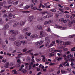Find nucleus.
Segmentation results:
<instances>
[{"instance_id": "29", "label": "nucleus", "mask_w": 75, "mask_h": 75, "mask_svg": "<svg viewBox=\"0 0 75 75\" xmlns=\"http://www.w3.org/2000/svg\"><path fill=\"white\" fill-rule=\"evenodd\" d=\"M62 26H57V28H59L60 29H61V28L62 29Z\"/></svg>"}, {"instance_id": "27", "label": "nucleus", "mask_w": 75, "mask_h": 75, "mask_svg": "<svg viewBox=\"0 0 75 75\" xmlns=\"http://www.w3.org/2000/svg\"><path fill=\"white\" fill-rule=\"evenodd\" d=\"M12 72H14V74H17V71L16 70H13L12 71Z\"/></svg>"}, {"instance_id": "61", "label": "nucleus", "mask_w": 75, "mask_h": 75, "mask_svg": "<svg viewBox=\"0 0 75 75\" xmlns=\"http://www.w3.org/2000/svg\"><path fill=\"white\" fill-rule=\"evenodd\" d=\"M25 65L26 66V67H27V66H28L29 65V64L28 63H26L25 64Z\"/></svg>"}, {"instance_id": "33", "label": "nucleus", "mask_w": 75, "mask_h": 75, "mask_svg": "<svg viewBox=\"0 0 75 75\" xmlns=\"http://www.w3.org/2000/svg\"><path fill=\"white\" fill-rule=\"evenodd\" d=\"M42 5V2H40V5L39 6V8H40L41 7V6Z\"/></svg>"}, {"instance_id": "15", "label": "nucleus", "mask_w": 75, "mask_h": 75, "mask_svg": "<svg viewBox=\"0 0 75 75\" xmlns=\"http://www.w3.org/2000/svg\"><path fill=\"white\" fill-rule=\"evenodd\" d=\"M38 21H40L41 22V21H43L44 20V19L42 17H40L38 19Z\"/></svg>"}, {"instance_id": "55", "label": "nucleus", "mask_w": 75, "mask_h": 75, "mask_svg": "<svg viewBox=\"0 0 75 75\" xmlns=\"http://www.w3.org/2000/svg\"><path fill=\"white\" fill-rule=\"evenodd\" d=\"M27 61H29L30 59V57H28L27 58Z\"/></svg>"}, {"instance_id": "52", "label": "nucleus", "mask_w": 75, "mask_h": 75, "mask_svg": "<svg viewBox=\"0 0 75 75\" xmlns=\"http://www.w3.org/2000/svg\"><path fill=\"white\" fill-rule=\"evenodd\" d=\"M50 16L51 15H46V17H47V18H49V17H50Z\"/></svg>"}, {"instance_id": "31", "label": "nucleus", "mask_w": 75, "mask_h": 75, "mask_svg": "<svg viewBox=\"0 0 75 75\" xmlns=\"http://www.w3.org/2000/svg\"><path fill=\"white\" fill-rule=\"evenodd\" d=\"M54 50H55V48H53L50 49L49 50H50V51H53Z\"/></svg>"}, {"instance_id": "1", "label": "nucleus", "mask_w": 75, "mask_h": 75, "mask_svg": "<svg viewBox=\"0 0 75 75\" xmlns=\"http://www.w3.org/2000/svg\"><path fill=\"white\" fill-rule=\"evenodd\" d=\"M25 23V21H21L19 23L16 22V23H15L13 25V27H15L16 26H17L19 24L20 26H23V25H24V24Z\"/></svg>"}, {"instance_id": "25", "label": "nucleus", "mask_w": 75, "mask_h": 75, "mask_svg": "<svg viewBox=\"0 0 75 75\" xmlns=\"http://www.w3.org/2000/svg\"><path fill=\"white\" fill-rule=\"evenodd\" d=\"M70 45V43L69 42H65L64 45Z\"/></svg>"}, {"instance_id": "51", "label": "nucleus", "mask_w": 75, "mask_h": 75, "mask_svg": "<svg viewBox=\"0 0 75 75\" xmlns=\"http://www.w3.org/2000/svg\"><path fill=\"white\" fill-rule=\"evenodd\" d=\"M10 65L11 67H12V66H13V65H14V64L13 63L11 62L10 63Z\"/></svg>"}, {"instance_id": "36", "label": "nucleus", "mask_w": 75, "mask_h": 75, "mask_svg": "<svg viewBox=\"0 0 75 75\" xmlns=\"http://www.w3.org/2000/svg\"><path fill=\"white\" fill-rule=\"evenodd\" d=\"M46 31H47V32H50V31H51V29L50 28H48V29L46 30Z\"/></svg>"}, {"instance_id": "47", "label": "nucleus", "mask_w": 75, "mask_h": 75, "mask_svg": "<svg viewBox=\"0 0 75 75\" xmlns=\"http://www.w3.org/2000/svg\"><path fill=\"white\" fill-rule=\"evenodd\" d=\"M54 45L52 44H51L49 46V48H50V47H52V46H53Z\"/></svg>"}, {"instance_id": "49", "label": "nucleus", "mask_w": 75, "mask_h": 75, "mask_svg": "<svg viewBox=\"0 0 75 75\" xmlns=\"http://www.w3.org/2000/svg\"><path fill=\"white\" fill-rule=\"evenodd\" d=\"M67 63V61H66L63 63L62 64L63 65H65Z\"/></svg>"}, {"instance_id": "57", "label": "nucleus", "mask_w": 75, "mask_h": 75, "mask_svg": "<svg viewBox=\"0 0 75 75\" xmlns=\"http://www.w3.org/2000/svg\"><path fill=\"white\" fill-rule=\"evenodd\" d=\"M67 70L69 71H70L71 70V68H67Z\"/></svg>"}, {"instance_id": "42", "label": "nucleus", "mask_w": 75, "mask_h": 75, "mask_svg": "<svg viewBox=\"0 0 75 75\" xmlns=\"http://www.w3.org/2000/svg\"><path fill=\"white\" fill-rule=\"evenodd\" d=\"M58 6H59V7H60V8H63V6H61V4H59L58 5Z\"/></svg>"}, {"instance_id": "4", "label": "nucleus", "mask_w": 75, "mask_h": 75, "mask_svg": "<svg viewBox=\"0 0 75 75\" xmlns=\"http://www.w3.org/2000/svg\"><path fill=\"white\" fill-rule=\"evenodd\" d=\"M33 18H34V16H30L28 17V21H30V23H32L31 24H32L33 23V21H34L33 20Z\"/></svg>"}, {"instance_id": "53", "label": "nucleus", "mask_w": 75, "mask_h": 75, "mask_svg": "<svg viewBox=\"0 0 75 75\" xmlns=\"http://www.w3.org/2000/svg\"><path fill=\"white\" fill-rule=\"evenodd\" d=\"M45 57H44L42 59V60L43 61V62H45Z\"/></svg>"}, {"instance_id": "14", "label": "nucleus", "mask_w": 75, "mask_h": 75, "mask_svg": "<svg viewBox=\"0 0 75 75\" xmlns=\"http://www.w3.org/2000/svg\"><path fill=\"white\" fill-rule=\"evenodd\" d=\"M38 37V35L36 34H33L30 36V38H34L35 37Z\"/></svg>"}, {"instance_id": "16", "label": "nucleus", "mask_w": 75, "mask_h": 75, "mask_svg": "<svg viewBox=\"0 0 75 75\" xmlns=\"http://www.w3.org/2000/svg\"><path fill=\"white\" fill-rule=\"evenodd\" d=\"M8 2L9 4H13V1H11L10 0H8L7 1Z\"/></svg>"}, {"instance_id": "20", "label": "nucleus", "mask_w": 75, "mask_h": 75, "mask_svg": "<svg viewBox=\"0 0 75 75\" xmlns=\"http://www.w3.org/2000/svg\"><path fill=\"white\" fill-rule=\"evenodd\" d=\"M39 67L40 68H41V69H44V66H42V65L41 64H40L39 66Z\"/></svg>"}, {"instance_id": "18", "label": "nucleus", "mask_w": 75, "mask_h": 75, "mask_svg": "<svg viewBox=\"0 0 75 75\" xmlns=\"http://www.w3.org/2000/svg\"><path fill=\"white\" fill-rule=\"evenodd\" d=\"M61 72L62 74H67V71H65V70H61Z\"/></svg>"}, {"instance_id": "63", "label": "nucleus", "mask_w": 75, "mask_h": 75, "mask_svg": "<svg viewBox=\"0 0 75 75\" xmlns=\"http://www.w3.org/2000/svg\"><path fill=\"white\" fill-rule=\"evenodd\" d=\"M36 59L37 62H38V61H40V59H38L37 58Z\"/></svg>"}, {"instance_id": "35", "label": "nucleus", "mask_w": 75, "mask_h": 75, "mask_svg": "<svg viewBox=\"0 0 75 75\" xmlns=\"http://www.w3.org/2000/svg\"><path fill=\"white\" fill-rule=\"evenodd\" d=\"M50 10L52 12H56V10L55 9H51Z\"/></svg>"}, {"instance_id": "9", "label": "nucleus", "mask_w": 75, "mask_h": 75, "mask_svg": "<svg viewBox=\"0 0 75 75\" xmlns=\"http://www.w3.org/2000/svg\"><path fill=\"white\" fill-rule=\"evenodd\" d=\"M75 23V20H73L72 21H70L68 23V25L69 27H71L72 26V24H73V23Z\"/></svg>"}, {"instance_id": "6", "label": "nucleus", "mask_w": 75, "mask_h": 75, "mask_svg": "<svg viewBox=\"0 0 75 75\" xmlns=\"http://www.w3.org/2000/svg\"><path fill=\"white\" fill-rule=\"evenodd\" d=\"M46 35V33L43 31H42L40 32V35H41V37H45Z\"/></svg>"}, {"instance_id": "28", "label": "nucleus", "mask_w": 75, "mask_h": 75, "mask_svg": "<svg viewBox=\"0 0 75 75\" xmlns=\"http://www.w3.org/2000/svg\"><path fill=\"white\" fill-rule=\"evenodd\" d=\"M54 52H60V50H54Z\"/></svg>"}, {"instance_id": "3", "label": "nucleus", "mask_w": 75, "mask_h": 75, "mask_svg": "<svg viewBox=\"0 0 75 75\" xmlns=\"http://www.w3.org/2000/svg\"><path fill=\"white\" fill-rule=\"evenodd\" d=\"M25 42V41H24L23 42L22 41L21 42V41L19 40L18 41V42H17L16 41H15L14 42V44L16 46H18L19 45H21V43L22 44H24Z\"/></svg>"}, {"instance_id": "12", "label": "nucleus", "mask_w": 75, "mask_h": 75, "mask_svg": "<svg viewBox=\"0 0 75 75\" xmlns=\"http://www.w3.org/2000/svg\"><path fill=\"white\" fill-rule=\"evenodd\" d=\"M37 28L39 30H42V26L40 25H37Z\"/></svg>"}, {"instance_id": "44", "label": "nucleus", "mask_w": 75, "mask_h": 75, "mask_svg": "<svg viewBox=\"0 0 75 75\" xmlns=\"http://www.w3.org/2000/svg\"><path fill=\"white\" fill-rule=\"evenodd\" d=\"M59 10H60V11H61L62 12H64V9H62L61 8H60L59 9Z\"/></svg>"}, {"instance_id": "45", "label": "nucleus", "mask_w": 75, "mask_h": 75, "mask_svg": "<svg viewBox=\"0 0 75 75\" xmlns=\"http://www.w3.org/2000/svg\"><path fill=\"white\" fill-rule=\"evenodd\" d=\"M27 49L26 48L24 49L23 50V52H26L27 51Z\"/></svg>"}, {"instance_id": "13", "label": "nucleus", "mask_w": 75, "mask_h": 75, "mask_svg": "<svg viewBox=\"0 0 75 75\" xmlns=\"http://www.w3.org/2000/svg\"><path fill=\"white\" fill-rule=\"evenodd\" d=\"M29 30H30V28L29 27L23 29V32H25V31H28Z\"/></svg>"}, {"instance_id": "64", "label": "nucleus", "mask_w": 75, "mask_h": 75, "mask_svg": "<svg viewBox=\"0 0 75 75\" xmlns=\"http://www.w3.org/2000/svg\"><path fill=\"white\" fill-rule=\"evenodd\" d=\"M74 65V64L73 62H72L70 64V65L71 66H73Z\"/></svg>"}, {"instance_id": "21", "label": "nucleus", "mask_w": 75, "mask_h": 75, "mask_svg": "<svg viewBox=\"0 0 75 75\" xmlns=\"http://www.w3.org/2000/svg\"><path fill=\"white\" fill-rule=\"evenodd\" d=\"M48 13L47 11L42 12H41V14L42 15H44V14H45V13Z\"/></svg>"}, {"instance_id": "40", "label": "nucleus", "mask_w": 75, "mask_h": 75, "mask_svg": "<svg viewBox=\"0 0 75 75\" xmlns=\"http://www.w3.org/2000/svg\"><path fill=\"white\" fill-rule=\"evenodd\" d=\"M43 43V41L42 40H41L40 42H39V45H41V44H42Z\"/></svg>"}, {"instance_id": "30", "label": "nucleus", "mask_w": 75, "mask_h": 75, "mask_svg": "<svg viewBox=\"0 0 75 75\" xmlns=\"http://www.w3.org/2000/svg\"><path fill=\"white\" fill-rule=\"evenodd\" d=\"M19 38L20 39H23V38H24V36L22 35H21L19 37Z\"/></svg>"}, {"instance_id": "58", "label": "nucleus", "mask_w": 75, "mask_h": 75, "mask_svg": "<svg viewBox=\"0 0 75 75\" xmlns=\"http://www.w3.org/2000/svg\"><path fill=\"white\" fill-rule=\"evenodd\" d=\"M41 74H42V73L41 72H39L37 74V75H40Z\"/></svg>"}, {"instance_id": "5", "label": "nucleus", "mask_w": 75, "mask_h": 75, "mask_svg": "<svg viewBox=\"0 0 75 75\" xmlns=\"http://www.w3.org/2000/svg\"><path fill=\"white\" fill-rule=\"evenodd\" d=\"M10 32L12 33V37L16 36V35H17V34H18V31L15 32L14 30H11L10 31Z\"/></svg>"}, {"instance_id": "54", "label": "nucleus", "mask_w": 75, "mask_h": 75, "mask_svg": "<svg viewBox=\"0 0 75 75\" xmlns=\"http://www.w3.org/2000/svg\"><path fill=\"white\" fill-rule=\"evenodd\" d=\"M32 68V67L31 66H29V70H30V69H31V68Z\"/></svg>"}, {"instance_id": "17", "label": "nucleus", "mask_w": 75, "mask_h": 75, "mask_svg": "<svg viewBox=\"0 0 75 75\" xmlns=\"http://www.w3.org/2000/svg\"><path fill=\"white\" fill-rule=\"evenodd\" d=\"M31 34V32H26L25 34V35H27L28 36H30Z\"/></svg>"}, {"instance_id": "19", "label": "nucleus", "mask_w": 75, "mask_h": 75, "mask_svg": "<svg viewBox=\"0 0 75 75\" xmlns=\"http://www.w3.org/2000/svg\"><path fill=\"white\" fill-rule=\"evenodd\" d=\"M9 39L10 41H15V40H16V38H9Z\"/></svg>"}, {"instance_id": "59", "label": "nucleus", "mask_w": 75, "mask_h": 75, "mask_svg": "<svg viewBox=\"0 0 75 75\" xmlns=\"http://www.w3.org/2000/svg\"><path fill=\"white\" fill-rule=\"evenodd\" d=\"M39 44V42H36L35 44V45H37Z\"/></svg>"}, {"instance_id": "48", "label": "nucleus", "mask_w": 75, "mask_h": 75, "mask_svg": "<svg viewBox=\"0 0 75 75\" xmlns=\"http://www.w3.org/2000/svg\"><path fill=\"white\" fill-rule=\"evenodd\" d=\"M64 19L62 18L59 19L60 21H63L64 22Z\"/></svg>"}, {"instance_id": "41", "label": "nucleus", "mask_w": 75, "mask_h": 75, "mask_svg": "<svg viewBox=\"0 0 75 75\" xmlns=\"http://www.w3.org/2000/svg\"><path fill=\"white\" fill-rule=\"evenodd\" d=\"M73 37H74V35H70L69 36V38H73Z\"/></svg>"}, {"instance_id": "32", "label": "nucleus", "mask_w": 75, "mask_h": 75, "mask_svg": "<svg viewBox=\"0 0 75 75\" xmlns=\"http://www.w3.org/2000/svg\"><path fill=\"white\" fill-rule=\"evenodd\" d=\"M75 46L72 48H71V51H75Z\"/></svg>"}, {"instance_id": "11", "label": "nucleus", "mask_w": 75, "mask_h": 75, "mask_svg": "<svg viewBox=\"0 0 75 75\" xmlns=\"http://www.w3.org/2000/svg\"><path fill=\"white\" fill-rule=\"evenodd\" d=\"M51 23V20H49L48 22L47 21H46L45 22L44 24L45 25H47V24H49L50 23Z\"/></svg>"}, {"instance_id": "26", "label": "nucleus", "mask_w": 75, "mask_h": 75, "mask_svg": "<svg viewBox=\"0 0 75 75\" xmlns=\"http://www.w3.org/2000/svg\"><path fill=\"white\" fill-rule=\"evenodd\" d=\"M59 42H60V45H64V42H63L62 41H59Z\"/></svg>"}, {"instance_id": "60", "label": "nucleus", "mask_w": 75, "mask_h": 75, "mask_svg": "<svg viewBox=\"0 0 75 75\" xmlns=\"http://www.w3.org/2000/svg\"><path fill=\"white\" fill-rule=\"evenodd\" d=\"M66 54H67V55H69L70 54V52L68 51L66 53Z\"/></svg>"}, {"instance_id": "34", "label": "nucleus", "mask_w": 75, "mask_h": 75, "mask_svg": "<svg viewBox=\"0 0 75 75\" xmlns=\"http://www.w3.org/2000/svg\"><path fill=\"white\" fill-rule=\"evenodd\" d=\"M32 10H37V7L35 6L32 8Z\"/></svg>"}, {"instance_id": "2", "label": "nucleus", "mask_w": 75, "mask_h": 75, "mask_svg": "<svg viewBox=\"0 0 75 75\" xmlns=\"http://www.w3.org/2000/svg\"><path fill=\"white\" fill-rule=\"evenodd\" d=\"M46 42L45 44V47H47V48H50V39H48L47 38H45Z\"/></svg>"}, {"instance_id": "56", "label": "nucleus", "mask_w": 75, "mask_h": 75, "mask_svg": "<svg viewBox=\"0 0 75 75\" xmlns=\"http://www.w3.org/2000/svg\"><path fill=\"white\" fill-rule=\"evenodd\" d=\"M61 59H62L61 57H59L57 59L58 61H59V60H61Z\"/></svg>"}, {"instance_id": "62", "label": "nucleus", "mask_w": 75, "mask_h": 75, "mask_svg": "<svg viewBox=\"0 0 75 75\" xmlns=\"http://www.w3.org/2000/svg\"><path fill=\"white\" fill-rule=\"evenodd\" d=\"M31 61H32V62H34V59H31Z\"/></svg>"}, {"instance_id": "46", "label": "nucleus", "mask_w": 75, "mask_h": 75, "mask_svg": "<svg viewBox=\"0 0 75 75\" xmlns=\"http://www.w3.org/2000/svg\"><path fill=\"white\" fill-rule=\"evenodd\" d=\"M3 17H8L7 15V14H4Z\"/></svg>"}, {"instance_id": "8", "label": "nucleus", "mask_w": 75, "mask_h": 75, "mask_svg": "<svg viewBox=\"0 0 75 75\" xmlns=\"http://www.w3.org/2000/svg\"><path fill=\"white\" fill-rule=\"evenodd\" d=\"M9 27V25H8L6 24L4 26L2 29V30H4H4H6V29L8 28Z\"/></svg>"}, {"instance_id": "24", "label": "nucleus", "mask_w": 75, "mask_h": 75, "mask_svg": "<svg viewBox=\"0 0 75 75\" xmlns=\"http://www.w3.org/2000/svg\"><path fill=\"white\" fill-rule=\"evenodd\" d=\"M18 1H16V2L14 3V1H13V4L14 5V6H16V5H17L18 4Z\"/></svg>"}, {"instance_id": "10", "label": "nucleus", "mask_w": 75, "mask_h": 75, "mask_svg": "<svg viewBox=\"0 0 75 75\" xmlns=\"http://www.w3.org/2000/svg\"><path fill=\"white\" fill-rule=\"evenodd\" d=\"M10 65V64L8 62H7L5 64V68H8V67Z\"/></svg>"}, {"instance_id": "43", "label": "nucleus", "mask_w": 75, "mask_h": 75, "mask_svg": "<svg viewBox=\"0 0 75 75\" xmlns=\"http://www.w3.org/2000/svg\"><path fill=\"white\" fill-rule=\"evenodd\" d=\"M62 57H63V58H66L67 56L66 55V54H64V55H62Z\"/></svg>"}, {"instance_id": "23", "label": "nucleus", "mask_w": 75, "mask_h": 75, "mask_svg": "<svg viewBox=\"0 0 75 75\" xmlns=\"http://www.w3.org/2000/svg\"><path fill=\"white\" fill-rule=\"evenodd\" d=\"M55 52L54 51V52H53L52 53H49V55L50 56H51L52 57H53V56H54V54H52V53H54Z\"/></svg>"}, {"instance_id": "22", "label": "nucleus", "mask_w": 75, "mask_h": 75, "mask_svg": "<svg viewBox=\"0 0 75 75\" xmlns=\"http://www.w3.org/2000/svg\"><path fill=\"white\" fill-rule=\"evenodd\" d=\"M30 8V6L28 5H27L24 8V9L25 10H26L27 9H28L29 8Z\"/></svg>"}, {"instance_id": "37", "label": "nucleus", "mask_w": 75, "mask_h": 75, "mask_svg": "<svg viewBox=\"0 0 75 75\" xmlns=\"http://www.w3.org/2000/svg\"><path fill=\"white\" fill-rule=\"evenodd\" d=\"M17 62L20 64H21V61H20V59H19L17 60Z\"/></svg>"}, {"instance_id": "39", "label": "nucleus", "mask_w": 75, "mask_h": 75, "mask_svg": "<svg viewBox=\"0 0 75 75\" xmlns=\"http://www.w3.org/2000/svg\"><path fill=\"white\" fill-rule=\"evenodd\" d=\"M22 54H23L22 53L19 54H18V57H16V58H18V57L19 58H20V55Z\"/></svg>"}, {"instance_id": "50", "label": "nucleus", "mask_w": 75, "mask_h": 75, "mask_svg": "<svg viewBox=\"0 0 75 75\" xmlns=\"http://www.w3.org/2000/svg\"><path fill=\"white\" fill-rule=\"evenodd\" d=\"M29 11H23V13H29Z\"/></svg>"}, {"instance_id": "7", "label": "nucleus", "mask_w": 75, "mask_h": 75, "mask_svg": "<svg viewBox=\"0 0 75 75\" xmlns=\"http://www.w3.org/2000/svg\"><path fill=\"white\" fill-rule=\"evenodd\" d=\"M15 17H16L15 15L11 13H10L9 15V19H11L13 18H15Z\"/></svg>"}, {"instance_id": "38", "label": "nucleus", "mask_w": 75, "mask_h": 75, "mask_svg": "<svg viewBox=\"0 0 75 75\" xmlns=\"http://www.w3.org/2000/svg\"><path fill=\"white\" fill-rule=\"evenodd\" d=\"M33 50H30L28 51H27L26 52V53H27L28 54L31 51H33Z\"/></svg>"}]
</instances>
